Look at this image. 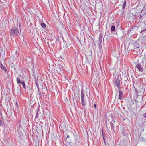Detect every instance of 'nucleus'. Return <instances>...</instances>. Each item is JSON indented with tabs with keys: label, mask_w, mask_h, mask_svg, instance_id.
<instances>
[{
	"label": "nucleus",
	"mask_w": 146,
	"mask_h": 146,
	"mask_svg": "<svg viewBox=\"0 0 146 146\" xmlns=\"http://www.w3.org/2000/svg\"><path fill=\"white\" fill-rule=\"evenodd\" d=\"M21 84H22L23 88L25 89H26V86L25 83V82L24 81H22L21 82Z\"/></svg>",
	"instance_id": "obj_16"
},
{
	"label": "nucleus",
	"mask_w": 146,
	"mask_h": 146,
	"mask_svg": "<svg viewBox=\"0 0 146 146\" xmlns=\"http://www.w3.org/2000/svg\"><path fill=\"white\" fill-rule=\"evenodd\" d=\"M129 47H133V48H131V50L135 49L137 51L139 50V45L137 43L132 44V43H129Z\"/></svg>",
	"instance_id": "obj_3"
},
{
	"label": "nucleus",
	"mask_w": 146,
	"mask_h": 146,
	"mask_svg": "<svg viewBox=\"0 0 146 146\" xmlns=\"http://www.w3.org/2000/svg\"><path fill=\"white\" fill-rule=\"evenodd\" d=\"M99 26L97 25L94 28V29H93V31H95L96 32L98 31L99 29Z\"/></svg>",
	"instance_id": "obj_11"
},
{
	"label": "nucleus",
	"mask_w": 146,
	"mask_h": 146,
	"mask_svg": "<svg viewBox=\"0 0 146 146\" xmlns=\"http://www.w3.org/2000/svg\"><path fill=\"white\" fill-rule=\"evenodd\" d=\"M38 18H40V17H39V16H38Z\"/></svg>",
	"instance_id": "obj_40"
},
{
	"label": "nucleus",
	"mask_w": 146,
	"mask_h": 146,
	"mask_svg": "<svg viewBox=\"0 0 146 146\" xmlns=\"http://www.w3.org/2000/svg\"><path fill=\"white\" fill-rule=\"evenodd\" d=\"M128 82H129V81H127V80H125L124 82V84L125 86L126 85H127Z\"/></svg>",
	"instance_id": "obj_23"
},
{
	"label": "nucleus",
	"mask_w": 146,
	"mask_h": 146,
	"mask_svg": "<svg viewBox=\"0 0 146 146\" xmlns=\"http://www.w3.org/2000/svg\"><path fill=\"white\" fill-rule=\"evenodd\" d=\"M41 26L43 27L44 28L46 27V24L44 23H42L41 24Z\"/></svg>",
	"instance_id": "obj_20"
},
{
	"label": "nucleus",
	"mask_w": 146,
	"mask_h": 146,
	"mask_svg": "<svg viewBox=\"0 0 146 146\" xmlns=\"http://www.w3.org/2000/svg\"><path fill=\"white\" fill-rule=\"evenodd\" d=\"M137 29V27H134V28H132V29Z\"/></svg>",
	"instance_id": "obj_30"
},
{
	"label": "nucleus",
	"mask_w": 146,
	"mask_h": 146,
	"mask_svg": "<svg viewBox=\"0 0 146 146\" xmlns=\"http://www.w3.org/2000/svg\"><path fill=\"white\" fill-rule=\"evenodd\" d=\"M81 103L83 107L86 105L89 100V98L87 94H85L84 93L82 88L81 90Z\"/></svg>",
	"instance_id": "obj_1"
},
{
	"label": "nucleus",
	"mask_w": 146,
	"mask_h": 146,
	"mask_svg": "<svg viewBox=\"0 0 146 146\" xmlns=\"http://www.w3.org/2000/svg\"><path fill=\"white\" fill-rule=\"evenodd\" d=\"M89 52L90 53V54L89 55V56H91V55H92V52H91L90 51H89Z\"/></svg>",
	"instance_id": "obj_31"
},
{
	"label": "nucleus",
	"mask_w": 146,
	"mask_h": 146,
	"mask_svg": "<svg viewBox=\"0 0 146 146\" xmlns=\"http://www.w3.org/2000/svg\"><path fill=\"white\" fill-rule=\"evenodd\" d=\"M99 37V39L100 41V42L102 41V35L100 34V35Z\"/></svg>",
	"instance_id": "obj_22"
},
{
	"label": "nucleus",
	"mask_w": 146,
	"mask_h": 146,
	"mask_svg": "<svg viewBox=\"0 0 146 146\" xmlns=\"http://www.w3.org/2000/svg\"><path fill=\"white\" fill-rule=\"evenodd\" d=\"M86 56V58H87V57H88V55H87V56Z\"/></svg>",
	"instance_id": "obj_37"
},
{
	"label": "nucleus",
	"mask_w": 146,
	"mask_h": 146,
	"mask_svg": "<svg viewBox=\"0 0 146 146\" xmlns=\"http://www.w3.org/2000/svg\"><path fill=\"white\" fill-rule=\"evenodd\" d=\"M38 117V110H37L35 116V118H37Z\"/></svg>",
	"instance_id": "obj_21"
},
{
	"label": "nucleus",
	"mask_w": 146,
	"mask_h": 146,
	"mask_svg": "<svg viewBox=\"0 0 146 146\" xmlns=\"http://www.w3.org/2000/svg\"><path fill=\"white\" fill-rule=\"evenodd\" d=\"M106 127H107V129H108V125H107V123L106 122Z\"/></svg>",
	"instance_id": "obj_33"
},
{
	"label": "nucleus",
	"mask_w": 146,
	"mask_h": 146,
	"mask_svg": "<svg viewBox=\"0 0 146 146\" xmlns=\"http://www.w3.org/2000/svg\"><path fill=\"white\" fill-rule=\"evenodd\" d=\"M19 34L18 28L16 27H13L10 31V35L11 36H15L18 35Z\"/></svg>",
	"instance_id": "obj_2"
},
{
	"label": "nucleus",
	"mask_w": 146,
	"mask_h": 146,
	"mask_svg": "<svg viewBox=\"0 0 146 146\" xmlns=\"http://www.w3.org/2000/svg\"><path fill=\"white\" fill-rule=\"evenodd\" d=\"M26 21H27V20H26V19H25Z\"/></svg>",
	"instance_id": "obj_45"
},
{
	"label": "nucleus",
	"mask_w": 146,
	"mask_h": 146,
	"mask_svg": "<svg viewBox=\"0 0 146 146\" xmlns=\"http://www.w3.org/2000/svg\"><path fill=\"white\" fill-rule=\"evenodd\" d=\"M94 108H96V105L95 104H94Z\"/></svg>",
	"instance_id": "obj_32"
},
{
	"label": "nucleus",
	"mask_w": 146,
	"mask_h": 146,
	"mask_svg": "<svg viewBox=\"0 0 146 146\" xmlns=\"http://www.w3.org/2000/svg\"><path fill=\"white\" fill-rule=\"evenodd\" d=\"M26 21H27V20H26V19H25Z\"/></svg>",
	"instance_id": "obj_43"
},
{
	"label": "nucleus",
	"mask_w": 146,
	"mask_h": 146,
	"mask_svg": "<svg viewBox=\"0 0 146 146\" xmlns=\"http://www.w3.org/2000/svg\"><path fill=\"white\" fill-rule=\"evenodd\" d=\"M56 15L57 16H58V15L57 13L56 14Z\"/></svg>",
	"instance_id": "obj_39"
},
{
	"label": "nucleus",
	"mask_w": 146,
	"mask_h": 146,
	"mask_svg": "<svg viewBox=\"0 0 146 146\" xmlns=\"http://www.w3.org/2000/svg\"><path fill=\"white\" fill-rule=\"evenodd\" d=\"M143 11H144V10H145L146 11V4L144 5V7L143 9ZM143 18H146V12L143 15Z\"/></svg>",
	"instance_id": "obj_10"
},
{
	"label": "nucleus",
	"mask_w": 146,
	"mask_h": 146,
	"mask_svg": "<svg viewBox=\"0 0 146 146\" xmlns=\"http://www.w3.org/2000/svg\"><path fill=\"white\" fill-rule=\"evenodd\" d=\"M127 79V77L126 78Z\"/></svg>",
	"instance_id": "obj_46"
},
{
	"label": "nucleus",
	"mask_w": 146,
	"mask_h": 146,
	"mask_svg": "<svg viewBox=\"0 0 146 146\" xmlns=\"http://www.w3.org/2000/svg\"><path fill=\"white\" fill-rule=\"evenodd\" d=\"M143 116L144 118H146V113L144 114L143 115Z\"/></svg>",
	"instance_id": "obj_28"
},
{
	"label": "nucleus",
	"mask_w": 146,
	"mask_h": 146,
	"mask_svg": "<svg viewBox=\"0 0 146 146\" xmlns=\"http://www.w3.org/2000/svg\"><path fill=\"white\" fill-rule=\"evenodd\" d=\"M26 21H27V20H26V19H25Z\"/></svg>",
	"instance_id": "obj_44"
},
{
	"label": "nucleus",
	"mask_w": 146,
	"mask_h": 146,
	"mask_svg": "<svg viewBox=\"0 0 146 146\" xmlns=\"http://www.w3.org/2000/svg\"><path fill=\"white\" fill-rule=\"evenodd\" d=\"M17 83L18 84L21 83V81L19 77H17Z\"/></svg>",
	"instance_id": "obj_14"
},
{
	"label": "nucleus",
	"mask_w": 146,
	"mask_h": 146,
	"mask_svg": "<svg viewBox=\"0 0 146 146\" xmlns=\"http://www.w3.org/2000/svg\"><path fill=\"white\" fill-rule=\"evenodd\" d=\"M133 15V14L131 13H128L127 14V16L128 17H129V16L132 17Z\"/></svg>",
	"instance_id": "obj_19"
},
{
	"label": "nucleus",
	"mask_w": 146,
	"mask_h": 146,
	"mask_svg": "<svg viewBox=\"0 0 146 146\" xmlns=\"http://www.w3.org/2000/svg\"><path fill=\"white\" fill-rule=\"evenodd\" d=\"M34 78L35 79V81L37 80L36 77L34 75Z\"/></svg>",
	"instance_id": "obj_27"
},
{
	"label": "nucleus",
	"mask_w": 146,
	"mask_h": 146,
	"mask_svg": "<svg viewBox=\"0 0 146 146\" xmlns=\"http://www.w3.org/2000/svg\"><path fill=\"white\" fill-rule=\"evenodd\" d=\"M136 68L138 69L141 72H142L143 69L141 67V65L140 64H137L135 67Z\"/></svg>",
	"instance_id": "obj_7"
},
{
	"label": "nucleus",
	"mask_w": 146,
	"mask_h": 146,
	"mask_svg": "<svg viewBox=\"0 0 146 146\" xmlns=\"http://www.w3.org/2000/svg\"><path fill=\"white\" fill-rule=\"evenodd\" d=\"M15 106L17 109L18 108V105L17 102V101L16 100V103H15Z\"/></svg>",
	"instance_id": "obj_24"
},
{
	"label": "nucleus",
	"mask_w": 146,
	"mask_h": 146,
	"mask_svg": "<svg viewBox=\"0 0 146 146\" xmlns=\"http://www.w3.org/2000/svg\"><path fill=\"white\" fill-rule=\"evenodd\" d=\"M40 17H42V16L41 15V14H40Z\"/></svg>",
	"instance_id": "obj_38"
},
{
	"label": "nucleus",
	"mask_w": 146,
	"mask_h": 146,
	"mask_svg": "<svg viewBox=\"0 0 146 146\" xmlns=\"http://www.w3.org/2000/svg\"><path fill=\"white\" fill-rule=\"evenodd\" d=\"M114 84L117 87L119 90H121L120 83L119 80H116L114 82Z\"/></svg>",
	"instance_id": "obj_5"
},
{
	"label": "nucleus",
	"mask_w": 146,
	"mask_h": 146,
	"mask_svg": "<svg viewBox=\"0 0 146 146\" xmlns=\"http://www.w3.org/2000/svg\"><path fill=\"white\" fill-rule=\"evenodd\" d=\"M28 11H29V12L30 13H32V11H31V10H30V9H29V10H28Z\"/></svg>",
	"instance_id": "obj_29"
},
{
	"label": "nucleus",
	"mask_w": 146,
	"mask_h": 146,
	"mask_svg": "<svg viewBox=\"0 0 146 146\" xmlns=\"http://www.w3.org/2000/svg\"><path fill=\"white\" fill-rule=\"evenodd\" d=\"M3 124L2 120H0V126L3 125Z\"/></svg>",
	"instance_id": "obj_26"
},
{
	"label": "nucleus",
	"mask_w": 146,
	"mask_h": 146,
	"mask_svg": "<svg viewBox=\"0 0 146 146\" xmlns=\"http://www.w3.org/2000/svg\"><path fill=\"white\" fill-rule=\"evenodd\" d=\"M18 126H19V127H21V121H19V122Z\"/></svg>",
	"instance_id": "obj_25"
},
{
	"label": "nucleus",
	"mask_w": 146,
	"mask_h": 146,
	"mask_svg": "<svg viewBox=\"0 0 146 146\" xmlns=\"http://www.w3.org/2000/svg\"><path fill=\"white\" fill-rule=\"evenodd\" d=\"M69 137H70V136H69V135H67V138H69Z\"/></svg>",
	"instance_id": "obj_35"
},
{
	"label": "nucleus",
	"mask_w": 146,
	"mask_h": 146,
	"mask_svg": "<svg viewBox=\"0 0 146 146\" xmlns=\"http://www.w3.org/2000/svg\"><path fill=\"white\" fill-rule=\"evenodd\" d=\"M118 102V99L115 98L114 102V104H116V105L117 104H119V103Z\"/></svg>",
	"instance_id": "obj_13"
},
{
	"label": "nucleus",
	"mask_w": 146,
	"mask_h": 146,
	"mask_svg": "<svg viewBox=\"0 0 146 146\" xmlns=\"http://www.w3.org/2000/svg\"><path fill=\"white\" fill-rule=\"evenodd\" d=\"M1 69L3 71H7V69L5 67H4L3 65H2V66L1 67Z\"/></svg>",
	"instance_id": "obj_18"
},
{
	"label": "nucleus",
	"mask_w": 146,
	"mask_h": 146,
	"mask_svg": "<svg viewBox=\"0 0 146 146\" xmlns=\"http://www.w3.org/2000/svg\"><path fill=\"white\" fill-rule=\"evenodd\" d=\"M115 26L113 25L112 26L111 28V30L113 31H114L115 30Z\"/></svg>",
	"instance_id": "obj_17"
},
{
	"label": "nucleus",
	"mask_w": 146,
	"mask_h": 146,
	"mask_svg": "<svg viewBox=\"0 0 146 146\" xmlns=\"http://www.w3.org/2000/svg\"><path fill=\"white\" fill-rule=\"evenodd\" d=\"M68 146H74L73 145H72L71 143H69V145Z\"/></svg>",
	"instance_id": "obj_34"
},
{
	"label": "nucleus",
	"mask_w": 146,
	"mask_h": 146,
	"mask_svg": "<svg viewBox=\"0 0 146 146\" xmlns=\"http://www.w3.org/2000/svg\"><path fill=\"white\" fill-rule=\"evenodd\" d=\"M21 24H19V26H20V27L21 26Z\"/></svg>",
	"instance_id": "obj_41"
},
{
	"label": "nucleus",
	"mask_w": 146,
	"mask_h": 146,
	"mask_svg": "<svg viewBox=\"0 0 146 146\" xmlns=\"http://www.w3.org/2000/svg\"><path fill=\"white\" fill-rule=\"evenodd\" d=\"M123 95V92L121 91L120 90H119V99H123V98H122V97Z\"/></svg>",
	"instance_id": "obj_9"
},
{
	"label": "nucleus",
	"mask_w": 146,
	"mask_h": 146,
	"mask_svg": "<svg viewBox=\"0 0 146 146\" xmlns=\"http://www.w3.org/2000/svg\"><path fill=\"white\" fill-rule=\"evenodd\" d=\"M123 109H125V108L124 107H123Z\"/></svg>",
	"instance_id": "obj_42"
},
{
	"label": "nucleus",
	"mask_w": 146,
	"mask_h": 146,
	"mask_svg": "<svg viewBox=\"0 0 146 146\" xmlns=\"http://www.w3.org/2000/svg\"><path fill=\"white\" fill-rule=\"evenodd\" d=\"M126 1H125L122 4V9L123 10H122V11H124V9H125V6L126 5Z\"/></svg>",
	"instance_id": "obj_12"
},
{
	"label": "nucleus",
	"mask_w": 146,
	"mask_h": 146,
	"mask_svg": "<svg viewBox=\"0 0 146 146\" xmlns=\"http://www.w3.org/2000/svg\"><path fill=\"white\" fill-rule=\"evenodd\" d=\"M103 140H104V142H105V138L104 137H103Z\"/></svg>",
	"instance_id": "obj_36"
},
{
	"label": "nucleus",
	"mask_w": 146,
	"mask_h": 146,
	"mask_svg": "<svg viewBox=\"0 0 146 146\" xmlns=\"http://www.w3.org/2000/svg\"><path fill=\"white\" fill-rule=\"evenodd\" d=\"M117 123H115L114 120H112L110 123L111 131L113 133H114L115 132L114 127Z\"/></svg>",
	"instance_id": "obj_4"
},
{
	"label": "nucleus",
	"mask_w": 146,
	"mask_h": 146,
	"mask_svg": "<svg viewBox=\"0 0 146 146\" xmlns=\"http://www.w3.org/2000/svg\"><path fill=\"white\" fill-rule=\"evenodd\" d=\"M7 20L6 19L5 20L4 19L0 23V26H2L3 27H5L6 25L7 24Z\"/></svg>",
	"instance_id": "obj_6"
},
{
	"label": "nucleus",
	"mask_w": 146,
	"mask_h": 146,
	"mask_svg": "<svg viewBox=\"0 0 146 146\" xmlns=\"http://www.w3.org/2000/svg\"><path fill=\"white\" fill-rule=\"evenodd\" d=\"M102 3L101 2L98 3L96 4V6H97V7H98V9H100L102 7Z\"/></svg>",
	"instance_id": "obj_8"
},
{
	"label": "nucleus",
	"mask_w": 146,
	"mask_h": 146,
	"mask_svg": "<svg viewBox=\"0 0 146 146\" xmlns=\"http://www.w3.org/2000/svg\"><path fill=\"white\" fill-rule=\"evenodd\" d=\"M35 83L36 84V86L37 87L38 92H39L40 90H39V86L37 83V80L35 81Z\"/></svg>",
	"instance_id": "obj_15"
}]
</instances>
